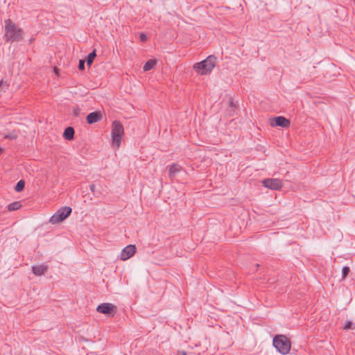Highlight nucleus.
<instances>
[{
    "label": "nucleus",
    "mask_w": 355,
    "mask_h": 355,
    "mask_svg": "<svg viewBox=\"0 0 355 355\" xmlns=\"http://www.w3.org/2000/svg\"><path fill=\"white\" fill-rule=\"evenodd\" d=\"M5 37L7 42H12L22 39L24 31L14 24L11 19L5 20Z\"/></svg>",
    "instance_id": "f257e3e1"
},
{
    "label": "nucleus",
    "mask_w": 355,
    "mask_h": 355,
    "mask_svg": "<svg viewBox=\"0 0 355 355\" xmlns=\"http://www.w3.org/2000/svg\"><path fill=\"white\" fill-rule=\"evenodd\" d=\"M216 57L211 55L200 62H197L193 65V69L196 72L200 75H207L211 72L216 64Z\"/></svg>",
    "instance_id": "f03ea898"
},
{
    "label": "nucleus",
    "mask_w": 355,
    "mask_h": 355,
    "mask_svg": "<svg viewBox=\"0 0 355 355\" xmlns=\"http://www.w3.org/2000/svg\"><path fill=\"white\" fill-rule=\"evenodd\" d=\"M272 344L277 351L283 355L288 354L291 348V340L283 334L275 336Z\"/></svg>",
    "instance_id": "7ed1b4c3"
},
{
    "label": "nucleus",
    "mask_w": 355,
    "mask_h": 355,
    "mask_svg": "<svg viewBox=\"0 0 355 355\" xmlns=\"http://www.w3.org/2000/svg\"><path fill=\"white\" fill-rule=\"evenodd\" d=\"M124 129L122 123L119 121H114L112 125V138L113 146L119 148L121 145V137L123 135Z\"/></svg>",
    "instance_id": "20e7f679"
},
{
    "label": "nucleus",
    "mask_w": 355,
    "mask_h": 355,
    "mask_svg": "<svg viewBox=\"0 0 355 355\" xmlns=\"http://www.w3.org/2000/svg\"><path fill=\"white\" fill-rule=\"evenodd\" d=\"M72 209L69 207L60 208L50 218L52 224H56L65 220L71 213Z\"/></svg>",
    "instance_id": "39448f33"
},
{
    "label": "nucleus",
    "mask_w": 355,
    "mask_h": 355,
    "mask_svg": "<svg viewBox=\"0 0 355 355\" xmlns=\"http://www.w3.org/2000/svg\"><path fill=\"white\" fill-rule=\"evenodd\" d=\"M116 310V306L111 303H102L96 308L98 312L111 316H114Z\"/></svg>",
    "instance_id": "423d86ee"
},
{
    "label": "nucleus",
    "mask_w": 355,
    "mask_h": 355,
    "mask_svg": "<svg viewBox=\"0 0 355 355\" xmlns=\"http://www.w3.org/2000/svg\"><path fill=\"white\" fill-rule=\"evenodd\" d=\"M263 185L272 190H279L282 187V181L279 179L267 178L262 180Z\"/></svg>",
    "instance_id": "0eeeda50"
},
{
    "label": "nucleus",
    "mask_w": 355,
    "mask_h": 355,
    "mask_svg": "<svg viewBox=\"0 0 355 355\" xmlns=\"http://www.w3.org/2000/svg\"><path fill=\"white\" fill-rule=\"evenodd\" d=\"M136 252V247L135 245H129L124 248L121 254V260H127L130 259Z\"/></svg>",
    "instance_id": "6e6552de"
},
{
    "label": "nucleus",
    "mask_w": 355,
    "mask_h": 355,
    "mask_svg": "<svg viewBox=\"0 0 355 355\" xmlns=\"http://www.w3.org/2000/svg\"><path fill=\"white\" fill-rule=\"evenodd\" d=\"M271 125L272 126H279V127H282V128H287L290 125V121L282 116H276L272 119V121L271 122Z\"/></svg>",
    "instance_id": "1a4fd4ad"
},
{
    "label": "nucleus",
    "mask_w": 355,
    "mask_h": 355,
    "mask_svg": "<svg viewBox=\"0 0 355 355\" xmlns=\"http://www.w3.org/2000/svg\"><path fill=\"white\" fill-rule=\"evenodd\" d=\"M103 118L101 112L95 111L89 113L86 118L87 122L89 124H93L94 123L100 121Z\"/></svg>",
    "instance_id": "9d476101"
},
{
    "label": "nucleus",
    "mask_w": 355,
    "mask_h": 355,
    "mask_svg": "<svg viewBox=\"0 0 355 355\" xmlns=\"http://www.w3.org/2000/svg\"><path fill=\"white\" fill-rule=\"evenodd\" d=\"M182 171V167L178 164H173L169 168L168 175L170 178H175Z\"/></svg>",
    "instance_id": "9b49d317"
},
{
    "label": "nucleus",
    "mask_w": 355,
    "mask_h": 355,
    "mask_svg": "<svg viewBox=\"0 0 355 355\" xmlns=\"http://www.w3.org/2000/svg\"><path fill=\"white\" fill-rule=\"evenodd\" d=\"M48 270V266L44 265L34 266L32 267V271L34 275L40 276L44 275Z\"/></svg>",
    "instance_id": "f8f14e48"
},
{
    "label": "nucleus",
    "mask_w": 355,
    "mask_h": 355,
    "mask_svg": "<svg viewBox=\"0 0 355 355\" xmlns=\"http://www.w3.org/2000/svg\"><path fill=\"white\" fill-rule=\"evenodd\" d=\"M74 133L73 128L69 126L64 130L63 137L65 139L70 141L74 138Z\"/></svg>",
    "instance_id": "ddd939ff"
},
{
    "label": "nucleus",
    "mask_w": 355,
    "mask_h": 355,
    "mask_svg": "<svg viewBox=\"0 0 355 355\" xmlns=\"http://www.w3.org/2000/svg\"><path fill=\"white\" fill-rule=\"evenodd\" d=\"M21 207V205L19 201H15L8 205V211H12L18 210Z\"/></svg>",
    "instance_id": "4468645a"
},
{
    "label": "nucleus",
    "mask_w": 355,
    "mask_h": 355,
    "mask_svg": "<svg viewBox=\"0 0 355 355\" xmlns=\"http://www.w3.org/2000/svg\"><path fill=\"white\" fill-rule=\"evenodd\" d=\"M155 65V59L149 60L144 64L143 69L144 71H147L153 69Z\"/></svg>",
    "instance_id": "2eb2a0df"
},
{
    "label": "nucleus",
    "mask_w": 355,
    "mask_h": 355,
    "mask_svg": "<svg viewBox=\"0 0 355 355\" xmlns=\"http://www.w3.org/2000/svg\"><path fill=\"white\" fill-rule=\"evenodd\" d=\"M96 56V49H94L91 53H89L87 58V64L91 66L93 63L94 58Z\"/></svg>",
    "instance_id": "dca6fc26"
},
{
    "label": "nucleus",
    "mask_w": 355,
    "mask_h": 355,
    "mask_svg": "<svg viewBox=\"0 0 355 355\" xmlns=\"http://www.w3.org/2000/svg\"><path fill=\"white\" fill-rule=\"evenodd\" d=\"M9 88V84L7 81L0 80V94L6 92Z\"/></svg>",
    "instance_id": "f3484780"
},
{
    "label": "nucleus",
    "mask_w": 355,
    "mask_h": 355,
    "mask_svg": "<svg viewBox=\"0 0 355 355\" xmlns=\"http://www.w3.org/2000/svg\"><path fill=\"white\" fill-rule=\"evenodd\" d=\"M18 137V132L15 130H13L11 132H9L8 134L6 135L4 138L8 139L10 140H14L16 139Z\"/></svg>",
    "instance_id": "a211bd4d"
},
{
    "label": "nucleus",
    "mask_w": 355,
    "mask_h": 355,
    "mask_svg": "<svg viewBox=\"0 0 355 355\" xmlns=\"http://www.w3.org/2000/svg\"><path fill=\"white\" fill-rule=\"evenodd\" d=\"M25 187V182L24 180H19L15 185V189L17 192L21 191Z\"/></svg>",
    "instance_id": "6ab92c4d"
},
{
    "label": "nucleus",
    "mask_w": 355,
    "mask_h": 355,
    "mask_svg": "<svg viewBox=\"0 0 355 355\" xmlns=\"http://www.w3.org/2000/svg\"><path fill=\"white\" fill-rule=\"evenodd\" d=\"M349 272H350V269L348 266H343L342 268L343 279L346 278L347 276L349 275Z\"/></svg>",
    "instance_id": "aec40b11"
},
{
    "label": "nucleus",
    "mask_w": 355,
    "mask_h": 355,
    "mask_svg": "<svg viewBox=\"0 0 355 355\" xmlns=\"http://www.w3.org/2000/svg\"><path fill=\"white\" fill-rule=\"evenodd\" d=\"M80 109L78 106H76L73 108V113L75 116H78L80 115Z\"/></svg>",
    "instance_id": "412c9836"
},
{
    "label": "nucleus",
    "mask_w": 355,
    "mask_h": 355,
    "mask_svg": "<svg viewBox=\"0 0 355 355\" xmlns=\"http://www.w3.org/2000/svg\"><path fill=\"white\" fill-rule=\"evenodd\" d=\"M78 69L80 71L85 69V60H80L79 64H78Z\"/></svg>",
    "instance_id": "4be33fe9"
},
{
    "label": "nucleus",
    "mask_w": 355,
    "mask_h": 355,
    "mask_svg": "<svg viewBox=\"0 0 355 355\" xmlns=\"http://www.w3.org/2000/svg\"><path fill=\"white\" fill-rule=\"evenodd\" d=\"M139 40L141 42H144L147 40V36L145 33H141L139 35Z\"/></svg>",
    "instance_id": "5701e85b"
},
{
    "label": "nucleus",
    "mask_w": 355,
    "mask_h": 355,
    "mask_svg": "<svg viewBox=\"0 0 355 355\" xmlns=\"http://www.w3.org/2000/svg\"><path fill=\"white\" fill-rule=\"evenodd\" d=\"M352 325V322H347L345 324V325L344 326V329L347 330V329H351Z\"/></svg>",
    "instance_id": "b1692460"
},
{
    "label": "nucleus",
    "mask_w": 355,
    "mask_h": 355,
    "mask_svg": "<svg viewBox=\"0 0 355 355\" xmlns=\"http://www.w3.org/2000/svg\"><path fill=\"white\" fill-rule=\"evenodd\" d=\"M229 103H230V107H231L232 110L234 111V108L235 105L234 104L233 99L230 98Z\"/></svg>",
    "instance_id": "393cba45"
},
{
    "label": "nucleus",
    "mask_w": 355,
    "mask_h": 355,
    "mask_svg": "<svg viewBox=\"0 0 355 355\" xmlns=\"http://www.w3.org/2000/svg\"><path fill=\"white\" fill-rule=\"evenodd\" d=\"M89 189H90V191L94 194L95 189H96L95 184H90Z\"/></svg>",
    "instance_id": "a878e982"
},
{
    "label": "nucleus",
    "mask_w": 355,
    "mask_h": 355,
    "mask_svg": "<svg viewBox=\"0 0 355 355\" xmlns=\"http://www.w3.org/2000/svg\"><path fill=\"white\" fill-rule=\"evenodd\" d=\"M177 355H187V352L184 351H178Z\"/></svg>",
    "instance_id": "bb28decb"
},
{
    "label": "nucleus",
    "mask_w": 355,
    "mask_h": 355,
    "mask_svg": "<svg viewBox=\"0 0 355 355\" xmlns=\"http://www.w3.org/2000/svg\"><path fill=\"white\" fill-rule=\"evenodd\" d=\"M3 152V148H0V154Z\"/></svg>",
    "instance_id": "cd10ccee"
}]
</instances>
